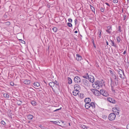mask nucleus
Instances as JSON below:
<instances>
[{"label": "nucleus", "instance_id": "53", "mask_svg": "<svg viewBox=\"0 0 129 129\" xmlns=\"http://www.w3.org/2000/svg\"><path fill=\"white\" fill-rule=\"evenodd\" d=\"M39 126L41 128H42V126L41 125H40Z\"/></svg>", "mask_w": 129, "mask_h": 129}, {"label": "nucleus", "instance_id": "40", "mask_svg": "<svg viewBox=\"0 0 129 129\" xmlns=\"http://www.w3.org/2000/svg\"><path fill=\"white\" fill-rule=\"evenodd\" d=\"M113 2L114 3H117L118 1L117 0H113Z\"/></svg>", "mask_w": 129, "mask_h": 129}, {"label": "nucleus", "instance_id": "9", "mask_svg": "<svg viewBox=\"0 0 129 129\" xmlns=\"http://www.w3.org/2000/svg\"><path fill=\"white\" fill-rule=\"evenodd\" d=\"M107 100L108 102L112 103L114 104L116 102V101L114 99L110 97L107 98Z\"/></svg>", "mask_w": 129, "mask_h": 129}, {"label": "nucleus", "instance_id": "61", "mask_svg": "<svg viewBox=\"0 0 129 129\" xmlns=\"http://www.w3.org/2000/svg\"><path fill=\"white\" fill-rule=\"evenodd\" d=\"M20 101V102H21V101Z\"/></svg>", "mask_w": 129, "mask_h": 129}, {"label": "nucleus", "instance_id": "42", "mask_svg": "<svg viewBox=\"0 0 129 129\" xmlns=\"http://www.w3.org/2000/svg\"><path fill=\"white\" fill-rule=\"evenodd\" d=\"M10 85L12 86H13L14 85V84L13 82H11L10 83Z\"/></svg>", "mask_w": 129, "mask_h": 129}, {"label": "nucleus", "instance_id": "41", "mask_svg": "<svg viewBox=\"0 0 129 129\" xmlns=\"http://www.w3.org/2000/svg\"><path fill=\"white\" fill-rule=\"evenodd\" d=\"M61 107L59 109H56V110H54V112H55V111H58L59 110H61Z\"/></svg>", "mask_w": 129, "mask_h": 129}, {"label": "nucleus", "instance_id": "49", "mask_svg": "<svg viewBox=\"0 0 129 129\" xmlns=\"http://www.w3.org/2000/svg\"><path fill=\"white\" fill-rule=\"evenodd\" d=\"M47 6L48 8H50V6L49 5H47Z\"/></svg>", "mask_w": 129, "mask_h": 129}, {"label": "nucleus", "instance_id": "16", "mask_svg": "<svg viewBox=\"0 0 129 129\" xmlns=\"http://www.w3.org/2000/svg\"><path fill=\"white\" fill-rule=\"evenodd\" d=\"M23 82L25 84L28 85L31 83V81L30 80L26 79L23 81Z\"/></svg>", "mask_w": 129, "mask_h": 129}, {"label": "nucleus", "instance_id": "31", "mask_svg": "<svg viewBox=\"0 0 129 129\" xmlns=\"http://www.w3.org/2000/svg\"><path fill=\"white\" fill-rule=\"evenodd\" d=\"M90 8L92 12L95 13V12L94 9V7L91 5H90Z\"/></svg>", "mask_w": 129, "mask_h": 129}, {"label": "nucleus", "instance_id": "25", "mask_svg": "<svg viewBox=\"0 0 129 129\" xmlns=\"http://www.w3.org/2000/svg\"><path fill=\"white\" fill-rule=\"evenodd\" d=\"M4 97L6 99H8L9 97V95L7 93H5L4 94Z\"/></svg>", "mask_w": 129, "mask_h": 129}, {"label": "nucleus", "instance_id": "14", "mask_svg": "<svg viewBox=\"0 0 129 129\" xmlns=\"http://www.w3.org/2000/svg\"><path fill=\"white\" fill-rule=\"evenodd\" d=\"M76 59L77 61H80L82 59V56L79 54H77L76 55Z\"/></svg>", "mask_w": 129, "mask_h": 129}, {"label": "nucleus", "instance_id": "37", "mask_svg": "<svg viewBox=\"0 0 129 129\" xmlns=\"http://www.w3.org/2000/svg\"><path fill=\"white\" fill-rule=\"evenodd\" d=\"M1 123L3 125H5L6 124V123H5V122L3 120H2L1 121Z\"/></svg>", "mask_w": 129, "mask_h": 129}, {"label": "nucleus", "instance_id": "57", "mask_svg": "<svg viewBox=\"0 0 129 129\" xmlns=\"http://www.w3.org/2000/svg\"><path fill=\"white\" fill-rule=\"evenodd\" d=\"M127 1L128 2H129V0H127Z\"/></svg>", "mask_w": 129, "mask_h": 129}, {"label": "nucleus", "instance_id": "38", "mask_svg": "<svg viewBox=\"0 0 129 129\" xmlns=\"http://www.w3.org/2000/svg\"><path fill=\"white\" fill-rule=\"evenodd\" d=\"M10 24V23L9 22H7L5 23V25H9Z\"/></svg>", "mask_w": 129, "mask_h": 129}, {"label": "nucleus", "instance_id": "59", "mask_svg": "<svg viewBox=\"0 0 129 129\" xmlns=\"http://www.w3.org/2000/svg\"><path fill=\"white\" fill-rule=\"evenodd\" d=\"M94 46V47L95 48H96V47L95 46Z\"/></svg>", "mask_w": 129, "mask_h": 129}, {"label": "nucleus", "instance_id": "11", "mask_svg": "<svg viewBox=\"0 0 129 129\" xmlns=\"http://www.w3.org/2000/svg\"><path fill=\"white\" fill-rule=\"evenodd\" d=\"M90 108L93 110H94L95 107V104L94 103L92 102L90 103Z\"/></svg>", "mask_w": 129, "mask_h": 129}, {"label": "nucleus", "instance_id": "48", "mask_svg": "<svg viewBox=\"0 0 129 129\" xmlns=\"http://www.w3.org/2000/svg\"><path fill=\"white\" fill-rule=\"evenodd\" d=\"M126 18V16L125 15H124L123 16V20H125Z\"/></svg>", "mask_w": 129, "mask_h": 129}, {"label": "nucleus", "instance_id": "3", "mask_svg": "<svg viewBox=\"0 0 129 129\" xmlns=\"http://www.w3.org/2000/svg\"><path fill=\"white\" fill-rule=\"evenodd\" d=\"M93 91H92L93 92L94 94L96 96L98 97V98L102 99H104V97L102 96L101 95L100 93V90L99 91L98 90H97L93 89Z\"/></svg>", "mask_w": 129, "mask_h": 129}, {"label": "nucleus", "instance_id": "21", "mask_svg": "<svg viewBox=\"0 0 129 129\" xmlns=\"http://www.w3.org/2000/svg\"><path fill=\"white\" fill-rule=\"evenodd\" d=\"M49 85L51 87L52 89H53V87H55L54 85V83L53 82H50L49 83Z\"/></svg>", "mask_w": 129, "mask_h": 129}, {"label": "nucleus", "instance_id": "47", "mask_svg": "<svg viewBox=\"0 0 129 129\" xmlns=\"http://www.w3.org/2000/svg\"><path fill=\"white\" fill-rule=\"evenodd\" d=\"M105 4L106 5H107V6H110V5H109V4L108 3H105Z\"/></svg>", "mask_w": 129, "mask_h": 129}, {"label": "nucleus", "instance_id": "46", "mask_svg": "<svg viewBox=\"0 0 129 129\" xmlns=\"http://www.w3.org/2000/svg\"><path fill=\"white\" fill-rule=\"evenodd\" d=\"M74 21L75 24H76L77 23V20L76 19H75V20Z\"/></svg>", "mask_w": 129, "mask_h": 129}, {"label": "nucleus", "instance_id": "7", "mask_svg": "<svg viewBox=\"0 0 129 129\" xmlns=\"http://www.w3.org/2000/svg\"><path fill=\"white\" fill-rule=\"evenodd\" d=\"M74 81L75 83L79 84L81 82V80L80 77L76 76L74 78Z\"/></svg>", "mask_w": 129, "mask_h": 129}, {"label": "nucleus", "instance_id": "12", "mask_svg": "<svg viewBox=\"0 0 129 129\" xmlns=\"http://www.w3.org/2000/svg\"><path fill=\"white\" fill-rule=\"evenodd\" d=\"M74 90L79 91L80 88V85L78 84H76L74 86Z\"/></svg>", "mask_w": 129, "mask_h": 129}, {"label": "nucleus", "instance_id": "44", "mask_svg": "<svg viewBox=\"0 0 129 129\" xmlns=\"http://www.w3.org/2000/svg\"><path fill=\"white\" fill-rule=\"evenodd\" d=\"M68 21L69 22H72V19L71 18H69L68 19Z\"/></svg>", "mask_w": 129, "mask_h": 129}, {"label": "nucleus", "instance_id": "32", "mask_svg": "<svg viewBox=\"0 0 129 129\" xmlns=\"http://www.w3.org/2000/svg\"><path fill=\"white\" fill-rule=\"evenodd\" d=\"M116 39L117 42L118 43H119L120 41V37L118 36L116 37Z\"/></svg>", "mask_w": 129, "mask_h": 129}, {"label": "nucleus", "instance_id": "18", "mask_svg": "<svg viewBox=\"0 0 129 129\" xmlns=\"http://www.w3.org/2000/svg\"><path fill=\"white\" fill-rule=\"evenodd\" d=\"M79 92V91L74 90L73 92V93L74 95L76 96L78 95Z\"/></svg>", "mask_w": 129, "mask_h": 129}, {"label": "nucleus", "instance_id": "19", "mask_svg": "<svg viewBox=\"0 0 129 129\" xmlns=\"http://www.w3.org/2000/svg\"><path fill=\"white\" fill-rule=\"evenodd\" d=\"M85 106L86 108L87 109L90 107V104L89 103H86L85 104Z\"/></svg>", "mask_w": 129, "mask_h": 129}, {"label": "nucleus", "instance_id": "23", "mask_svg": "<svg viewBox=\"0 0 129 129\" xmlns=\"http://www.w3.org/2000/svg\"><path fill=\"white\" fill-rule=\"evenodd\" d=\"M101 34V31L100 30H99L98 31V39H100Z\"/></svg>", "mask_w": 129, "mask_h": 129}, {"label": "nucleus", "instance_id": "30", "mask_svg": "<svg viewBox=\"0 0 129 129\" xmlns=\"http://www.w3.org/2000/svg\"><path fill=\"white\" fill-rule=\"evenodd\" d=\"M31 104L33 106H35L36 104V102L34 101H32L31 102Z\"/></svg>", "mask_w": 129, "mask_h": 129}, {"label": "nucleus", "instance_id": "50", "mask_svg": "<svg viewBox=\"0 0 129 129\" xmlns=\"http://www.w3.org/2000/svg\"><path fill=\"white\" fill-rule=\"evenodd\" d=\"M78 33V31H77V30H76L74 32V33H75V34H76L77 33Z\"/></svg>", "mask_w": 129, "mask_h": 129}, {"label": "nucleus", "instance_id": "4", "mask_svg": "<svg viewBox=\"0 0 129 129\" xmlns=\"http://www.w3.org/2000/svg\"><path fill=\"white\" fill-rule=\"evenodd\" d=\"M117 71L119 75V77L121 78H124V73L123 71L119 69L117 70Z\"/></svg>", "mask_w": 129, "mask_h": 129}, {"label": "nucleus", "instance_id": "55", "mask_svg": "<svg viewBox=\"0 0 129 129\" xmlns=\"http://www.w3.org/2000/svg\"><path fill=\"white\" fill-rule=\"evenodd\" d=\"M104 117L105 118H107V117L106 116H104Z\"/></svg>", "mask_w": 129, "mask_h": 129}, {"label": "nucleus", "instance_id": "20", "mask_svg": "<svg viewBox=\"0 0 129 129\" xmlns=\"http://www.w3.org/2000/svg\"><path fill=\"white\" fill-rule=\"evenodd\" d=\"M27 117L28 119L31 120L33 119V115L29 114L27 115Z\"/></svg>", "mask_w": 129, "mask_h": 129}, {"label": "nucleus", "instance_id": "35", "mask_svg": "<svg viewBox=\"0 0 129 129\" xmlns=\"http://www.w3.org/2000/svg\"><path fill=\"white\" fill-rule=\"evenodd\" d=\"M52 30L54 32H55L57 31V28L55 27L53 28Z\"/></svg>", "mask_w": 129, "mask_h": 129}, {"label": "nucleus", "instance_id": "29", "mask_svg": "<svg viewBox=\"0 0 129 129\" xmlns=\"http://www.w3.org/2000/svg\"><path fill=\"white\" fill-rule=\"evenodd\" d=\"M109 72L111 74V76H112V75H113V74H116L115 72H114L113 71H112V70H109Z\"/></svg>", "mask_w": 129, "mask_h": 129}, {"label": "nucleus", "instance_id": "43", "mask_svg": "<svg viewBox=\"0 0 129 129\" xmlns=\"http://www.w3.org/2000/svg\"><path fill=\"white\" fill-rule=\"evenodd\" d=\"M101 11L102 12H103L104 11V9L103 8H101Z\"/></svg>", "mask_w": 129, "mask_h": 129}, {"label": "nucleus", "instance_id": "56", "mask_svg": "<svg viewBox=\"0 0 129 129\" xmlns=\"http://www.w3.org/2000/svg\"><path fill=\"white\" fill-rule=\"evenodd\" d=\"M69 125L70 126L71 125H70V123H69Z\"/></svg>", "mask_w": 129, "mask_h": 129}, {"label": "nucleus", "instance_id": "15", "mask_svg": "<svg viewBox=\"0 0 129 129\" xmlns=\"http://www.w3.org/2000/svg\"><path fill=\"white\" fill-rule=\"evenodd\" d=\"M89 81L91 82H93L94 81V78L92 76H90L88 78Z\"/></svg>", "mask_w": 129, "mask_h": 129}, {"label": "nucleus", "instance_id": "1", "mask_svg": "<svg viewBox=\"0 0 129 129\" xmlns=\"http://www.w3.org/2000/svg\"><path fill=\"white\" fill-rule=\"evenodd\" d=\"M111 86L112 87L117 86L118 83V76L116 74L111 76Z\"/></svg>", "mask_w": 129, "mask_h": 129}, {"label": "nucleus", "instance_id": "24", "mask_svg": "<svg viewBox=\"0 0 129 129\" xmlns=\"http://www.w3.org/2000/svg\"><path fill=\"white\" fill-rule=\"evenodd\" d=\"M34 86L36 87H38L40 86V84L38 82H35L34 83Z\"/></svg>", "mask_w": 129, "mask_h": 129}, {"label": "nucleus", "instance_id": "2", "mask_svg": "<svg viewBox=\"0 0 129 129\" xmlns=\"http://www.w3.org/2000/svg\"><path fill=\"white\" fill-rule=\"evenodd\" d=\"M103 85V83L101 81H95L94 83L92 84L93 87L96 89H99L100 87H101Z\"/></svg>", "mask_w": 129, "mask_h": 129}, {"label": "nucleus", "instance_id": "33", "mask_svg": "<svg viewBox=\"0 0 129 129\" xmlns=\"http://www.w3.org/2000/svg\"><path fill=\"white\" fill-rule=\"evenodd\" d=\"M53 82L54 83V85L56 87V86L58 85V83L57 81H55L54 82Z\"/></svg>", "mask_w": 129, "mask_h": 129}, {"label": "nucleus", "instance_id": "8", "mask_svg": "<svg viewBox=\"0 0 129 129\" xmlns=\"http://www.w3.org/2000/svg\"><path fill=\"white\" fill-rule=\"evenodd\" d=\"M113 111L114 113L115 114H116L117 115H118L119 114V110L118 108L116 107H114L113 108Z\"/></svg>", "mask_w": 129, "mask_h": 129}, {"label": "nucleus", "instance_id": "27", "mask_svg": "<svg viewBox=\"0 0 129 129\" xmlns=\"http://www.w3.org/2000/svg\"><path fill=\"white\" fill-rule=\"evenodd\" d=\"M110 41L111 43V45L113 46H114L115 47H116V44L114 43V42L112 40H110Z\"/></svg>", "mask_w": 129, "mask_h": 129}, {"label": "nucleus", "instance_id": "51", "mask_svg": "<svg viewBox=\"0 0 129 129\" xmlns=\"http://www.w3.org/2000/svg\"><path fill=\"white\" fill-rule=\"evenodd\" d=\"M125 53H126L125 51H124L123 52V54H125Z\"/></svg>", "mask_w": 129, "mask_h": 129}, {"label": "nucleus", "instance_id": "28", "mask_svg": "<svg viewBox=\"0 0 129 129\" xmlns=\"http://www.w3.org/2000/svg\"><path fill=\"white\" fill-rule=\"evenodd\" d=\"M89 76L88 75V73H87L86 75L83 76V77L86 79L88 78L89 77Z\"/></svg>", "mask_w": 129, "mask_h": 129}, {"label": "nucleus", "instance_id": "39", "mask_svg": "<svg viewBox=\"0 0 129 129\" xmlns=\"http://www.w3.org/2000/svg\"><path fill=\"white\" fill-rule=\"evenodd\" d=\"M80 97L81 98H83L84 97V95L83 94H80Z\"/></svg>", "mask_w": 129, "mask_h": 129}, {"label": "nucleus", "instance_id": "60", "mask_svg": "<svg viewBox=\"0 0 129 129\" xmlns=\"http://www.w3.org/2000/svg\"><path fill=\"white\" fill-rule=\"evenodd\" d=\"M23 41V42H25L24 41Z\"/></svg>", "mask_w": 129, "mask_h": 129}, {"label": "nucleus", "instance_id": "58", "mask_svg": "<svg viewBox=\"0 0 129 129\" xmlns=\"http://www.w3.org/2000/svg\"><path fill=\"white\" fill-rule=\"evenodd\" d=\"M60 123V122L58 121V124Z\"/></svg>", "mask_w": 129, "mask_h": 129}, {"label": "nucleus", "instance_id": "36", "mask_svg": "<svg viewBox=\"0 0 129 129\" xmlns=\"http://www.w3.org/2000/svg\"><path fill=\"white\" fill-rule=\"evenodd\" d=\"M51 122L55 124H58V121H51Z\"/></svg>", "mask_w": 129, "mask_h": 129}, {"label": "nucleus", "instance_id": "5", "mask_svg": "<svg viewBox=\"0 0 129 129\" xmlns=\"http://www.w3.org/2000/svg\"><path fill=\"white\" fill-rule=\"evenodd\" d=\"M101 95L107 97L109 95V94L107 91L103 89L100 90Z\"/></svg>", "mask_w": 129, "mask_h": 129}, {"label": "nucleus", "instance_id": "6", "mask_svg": "<svg viewBox=\"0 0 129 129\" xmlns=\"http://www.w3.org/2000/svg\"><path fill=\"white\" fill-rule=\"evenodd\" d=\"M116 118V115L114 113H111L109 116L108 119L110 121L114 120Z\"/></svg>", "mask_w": 129, "mask_h": 129}, {"label": "nucleus", "instance_id": "52", "mask_svg": "<svg viewBox=\"0 0 129 129\" xmlns=\"http://www.w3.org/2000/svg\"><path fill=\"white\" fill-rule=\"evenodd\" d=\"M106 43L107 45H108V42L107 41H106Z\"/></svg>", "mask_w": 129, "mask_h": 129}, {"label": "nucleus", "instance_id": "10", "mask_svg": "<svg viewBox=\"0 0 129 129\" xmlns=\"http://www.w3.org/2000/svg\"><path fill=\"white\" fill-rule=\"evenodd\" d=\"M112 26H108L107 27V29L106 30V31L108 33L110 34L112 30Z\"/></svg>", "mask_w": 129, "mask_h": 129}, {"label": "nucleus", "instance_id": "54", "mask_svg": "<svg viewBox=\"0 0 129 129\" xmlns=\"http://www.w3.org/2000/svg\"><path fill=\"white\" fill-rule=\"evenodd\" d=\"M61 122L62 123H63L64 122L63 121H61Z\"/></svg>", "mask_w": 129, "mask_h": 129}, {"label": "nucleus", "instance_id": "13", "mask_svg": "<svg viewBox=\"0 0 129 129\" xmlns=\"http://www.w3.org/2000/svg\"><path fill=\"white\" fill-rule=\"evenodd\" d=\"M88 82L87 80L84 79L83 80V82L81 83V85L82 86H87L88 85Z\"/></svg>", "mask_w": 129, "mask_h": 129}, {"label": "nucleus", "instance_id": "22", "mask_svg": "<svg viewBox=\"0 0 129 129\" xmlns=\"http://www.w3.org/2000/svg\"><path fill=\"white\" fill-rule=\"evenodd\" d=\"M79 126L80 127L84 129H88V127L84 125L80 124Z\"/></svg>", "mask_w": 129, "mask_h": 129}, {"label": "nucleus", "instance_id": "17", "mask_svg": "<svg viewBox=\"0 0 129 129\" xmlns=\"http://www.w3.org/2000/svg\"><path fill=\"white\" fill-rule=\"evenodd\" d=\"M91 101V100L89 98H85L84 100V102L86 103H89Z\"/></svg>", "mask_w": 129, "mask_h": 129}, {"label": "nucleus", "instance_id": "26", "mask_svg": "<svg viewBox=\"0 0 129 129\" xmlns=\"http://www.w3.org/2000/svg\"><path fill=\"white\" fill-rule=\"evenodd\" d=\"M68 83L69 84H71L72 83V81L71 79L69 77L68 78Z\"/></svg>", "mask_w": 129, "mask_h": 129}, {"label": "nucleus", "instance_id": "34", "mask_svg": "<svg viewBox=\"0 0 129 129\" xmlns=\"http://www.w3.org/2000/svg\"><path fill=\"white\" fill-rule=\"evenodd\" d=\"M67 24L68 26L70 27H71L72 26V24L68 22L67 23Z\"/></svg>", "mask_w": 129, "mask_h": 129}, {"label": "nucleus", "instance_id": "45", "mask_svg": "<svg viewBox=\"0 0 129 129\" xmlns=\"http://www.w3.org/2000/svg\"><path fill=\"white\" fill-rule=\"evenodd\" d=\"M126 128L127 129H129V124H128L126 126Z\"/></svg>", "mask_w": 129, "mask_h": 129}]
</instances>
